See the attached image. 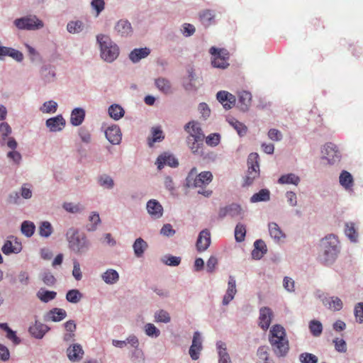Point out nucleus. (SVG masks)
<instances>
[{"label":"nucleus","mask_w":363,"mask_h":363,"mask_svg":"<svg viewBox=\"0 0 363 363\" xmlns=\"http://www.w3.org/2000/svg\"><path fill=\"white\" fill-rule=\"evenodd\" d=\"M269 342L274 354L278 357H286L289 351V342L284 328L276 324L269 330Z\"/></svg>","instance_id":"nucleus-1"},{"label":"nucleus","mask_w":363,"mask_h":363,"mask_svg":"<svg viewBox=\"0 0 363 363\" xmlns=\"http://www.w3.org/2000/svg\"><path fill=\"white\" fill-rule=\"evenodd\" d=\"M152 139H149L148 142L150 146H152L155 143L160 142L164 138L162 130L159 127L152 128Z\"/></svg>","instance_id":"nucleus-44"},{"label":"nucleus","mask_w":363,"mask_h":363,"mask_svg":"<svg viewBox=\"0 0 363 363\" xmlns=\"http://www.w3.org/2000/svg\"><path fill=\"white\" fill-rule=\"evenodd\" d=\"M56 295L57 293L55 291L43 289L40 290L37 294V296L40 298V300L45 303L54 299L56 297Z\"/></svg>","instance_id":"nucleus-43"},{"label":"nucleus","mask_w":363,"mask_h":363,"mask_svg":"<svg viewBox=\"0 0 363 363\" xmlns=\"http://www.w3.org/2000/svg\"><path fill=\"white\" fill-rule=\"evenodd\" d=\"M82 298V294L77 289H72L68 291L66 294L67 301L73 303H78Z\"/></svg>","instance_id":"nucleus-45"},{"label":"nucleus","mask_w":363,"mask_h":363,"mask_svg":"<svg viewBox=\"0 0 363 363\" xmlns=\"http://www.w3.org/2000/svg\"><path fill=\"white\" fill-rule=\"evenodd\" d=\"M145 331L146 335L150 337H158L160 334L159 329L152 323H147L145 325Z\"/></svg>","instance_id":"nucleus-54"},{"label":"nucleus","mask_w":363,"mask_h":363,"mask_svg":"<svg viewBox=\"0 0 363 363\" xmlns=\"http://www.w3.org/2000/svg\"><path fill=\"white\" fill-rule=\"evenodd\" d=\"M67 357L72 362L79 361L84 354V351L79 344H74L67 348Z\"/></svg>","instance_id":"nucleus-21"},{"label":"nucleus","mask_w":363,"mask_h":363,"mask_svg":"<svg viewBox=\"0 0 363 363\" xmlns=\"http://www.w3.org/2000/svg\"><path fill=\"white\" fill-rule=\"evenodd\" d=\"M209 52L213 56L211 64L214 67L225 69L229 65V52L226 49L211 47Z\"/></svg>","instance_id":"nucleus-6"},{"label":"nucleus","mask_w":363,"mask_h":363,"mask_svg":"<svg viewBox=\"0 0 363 363\" xmlns=\"http://www.w3.org/2000/svg\"><path fill=\"white\" fill-rule=\"evenodd\" d=\"M323 303L329 309L333 311H338L342 308L343 303L340 298L335 296L325 298L323 300Z\"/></svg>","instance_id":"nucleus-25"},{"label":"nucleus","mask_w":363,"mask_h":363,"mask_svg":"<svg viewBox=\"0 0 363 363\" xmlns=\"http://www.w3.org/2000/svg\"><path fill=\"white\" fill-rule=\"evenodd\" d=\"M150 50L147 48L134 49L129 55V58L133 62H138L141 59L147 57Z\"/></svg>","instance_id":"nucleus-23"},{"label":"nucleus","mask_w":363,"mask_h":363,"mask_svg":"<svg viewBox=\"0 0 363 363\" xmlns=\"http://www.w3.org/2000/svg\"><path fill=\"white\" fill-rule=\"evenodd\" d=\"M257 354L259 359L263 360L264 363H269V352L267 346H261L258 348Z\"/></svg>","instance_id":"nucleus-58"},{"label":"nucleus","mask_w":363,"mask_h":363,"mask_svg":"<svg viewBox=\"0 0 363 363\" xmlns=\"http://www.w3.org/2000/svg\"><path fill=\"white\" fill-rule=\"evenodd\" d=\"M46 125L52 132L62 130L65 125V120L61 115L50 118L46 121Z\"/></svg>","instance_id":"nucleus-16"},{"label":"nucleus","mask_w":363,"mask_h":363,"mask_svg":"<svg viewBox=\"0 0 363 363\" xmlns=\"http://www.w3.org/2000/svg\"><path fill=\"white\" fill-rule=\"evenodd\" d=\"M247 174L245 177V184L250 185L253 180L259 174V155L256 152H252L247 158Z\"/></svg>","instance_id":"nucleus-7"},{"label":"nucleus","mask_w":363,"mask_h":363,"mask_svg":"<svg viewBox=\"0 0 363 363\" xmlns=\"http://www.w3.org/2000/svg\"><path fill=\"white\" fill-rule=\"evenodd\" d=\"M230 123L236 130L240 136H243L247 133V128L242 123L237 120H232L230 121Z\"/></svg>","instance_id":"nucleus-50"},{"label":"nucleus","mask_w":363,"mask_h":363,"mask_svg":"<svg viewBox=\"0 0 363 363\" xmlns=\"http://www.w3.org/2000/svg\"><path fill=\"white\" fill-rule=\"evenodd\" d=\"M213 179V174L209 171H204L197 174V169L193 167L186 178V185L188 187L202 188L210 184Z\"/></svg>","instance_id":"nucleus-4"},{"label":"nucleus","mask_w":363,"mask_h":363,"mask_svg":"<svg viewBox=\"0 0 363 363\" xmlns=\"http://www.w3.org/2000/svg\"><path fill=\"white\" fill-rule=\"evenodd\" d=\"M14 25L20 30H38L43 27L44 24L42 21L38 19L35 16H29L14 21Z\"/></svg>","instance_id":"nucleus-8"},{"label":"nucleus","mask_w":363,"mask_h":363,"mask_svg":"<svg viewBox=\"0 0 363 363\" xmlns=\"http://www.w3.org/2000/svg\"><path fill=\"white\" fill-rule=\"evenodd\" d=\"M49 330L50 328L48 325L38 321L29 328V332L31 335L38 339L43 338Z\"/></svg>","instance_id":"nucleus-19"},{"label":"nucleus","mask_w":363,"mask_h":363,"mask_svg":"<svg viewBox=\"0 0 363 363\" xmlns=\"http://www.w3.org/2000/svg\"><path fill=\"white\" fill-rule=\"evenodd\" d=\"M5 56H10L18 62H21L23 59V55L20 51L11 48H6Z\"/></svg>","instance_id":"nucleus-53"},{"label":"nucleus","mask_w":363,"mask_h":363,"mask_svg":"<svg viewBox=\"0 0 363 363\" xmlns=\"http://www.w3.org/2000/svg\"><path fill=\"white\" fill-rule=\"evenodd\" d=\"M215 14L213 11L206 9L203 10L199 13V19L201 23L208 27L214 23Z\"/></svg>","instance_id":"nucleus-28"},{"label":"nucleus","mask_w":363,"mask_h":363,"mask_svg":"<svg viewBox=\"0 0 363 363\" xmlns=\"http://www.w3.org/2000/svg\"><path fill=\"white\" fill-rule=\"evenodd\" d=\"M274 316L273 311L269 307H262L259 309V326L266 331L272 323Z\"/></svg>","instance_id":"nucleus-10"},{"label":"nucleus","mask_w":363,"mask_h":363,"mask_svg":"<svg viewBox=\"0 0 363 363\" xmlns=\"http://www.w3.org/2000/svg\"><path fill=\"white\" fill-rule=\"evenodd\" d=\"M41 77L45 82H50L52 81L55 77V73L51 68L45 66L40 70Z\"/></svg>","instance_id":"nucleus-42"},{"label":"nucleus","mask_w":363,"mask_h":363,"mask_svg":"<svg viewBox=\"0 0 363 363\" xmlns=\"http://www.w3.org/2000/svg\"><path fill=\"white\" fill-rule=\"evenodd\" d=\"M216 97L225 109L231 108L235 104V96L226 91H218Z\"/></svg>","instance_id":"nucleus-13"},{"label":"nucleus","mask_w":363,"mask_h":363,"mask_svg":"<svg viewBox=\"0 0 363 363\" xmlns=\"http://www.w3.org/2000/svg\"><path fill=\"white\" fill-rule=\"evenodd\" d=\"M335 350L340 352H345L347 350V345L344 340L336 338L333 340Z\"/></svg>","instance_id":"nucleus-63"},{"label":"nucleus","mask_w":363,"mask_h":363,"mask_svg":"<svg viewBox=\"0 0 363 363\" xmlns=\"http://www.w3.org/2000/svg\"><path fill=\"white\" fill-rule=\"evenodd\" d=\"M163 262L169 266H178L181 262V258L179 257H175L172 255H169L165 257L163 259Z\"/></svg>","instance_id":"nucleus-60"},{"label":"nucleus","mask_w":363,"mask_h":363,"mask_svg":"<svg viewBox=\"0 0 363 363\" xmlns=\"http://www.w3.org/2000/svg\"><path fill=\"white\" fill-rule=\"evenodd\" d=\"M300 178L294 174L290 173L281 176L278 180L280 184H294L298 185Z\"/></svg>","instance_id":"nucleus-33"},{"label":"nucleus","mask_w":363,"mask_h":363,"mask_svg":"<svg viewBox=\"0 0 363 363\" xmlns=\"http://www.w3.org/2000/svg\"><path fill=\"white\" fill-rule=\"evenodd\" d=\"M186 143L191 152L198 156H203V140L196 141V139L186 138Z\"/></svg>","instance_id":"nucleus-20"},{"label":"nucleus","mask_w":363,"mask_h":363,"mask_svg":"<svg viewBox=\"0 0 363 363\" xmlns=\"http://www.w3.org/2000/svg\"><path fill=\"white\" fill-rule=\"evenodd\" d=\"M228 216H230V217L234 218V217L240 216L242 213L241 207L238 204L233 203V204L228 206Z\"/></svg>","instance_id":"nucleus-57"},{"label":"nucleus","mask_w":363,"mask_h":363,"mask_svg":"<svg viewBox=\"0 0 363 363\" xmlns=\"http://www.w3.org/2000/svg\"><path fill=\"white\" fill-rule=\"evenodd\" d=\"M299 360L301 363H317L318 357L311 353L304 352L299 355Z\"/></svg>","instance_id":"nucleus-52"},{"label":"nucleus","mask_w":363,"mask_h":363,"mask_svg":"<svg viewBox=\"0 0 363 363\" xmlns=\"http://www.w3.org/2000/svg\"><path fill=\"white\" fill-rule=\"evenodd\" d=\"M39 235L43 238H48L53 232V228L48 221H43L39 225Z\"/></svg>","instance_id":"nucleus-37"},{"label":"nucleus","mask_w":363,"mask_h":363,"mask_svg":"<svg viewBox=\"0 0 363 363\" xmlns=\"http://www.w3.org/2000/svg\"><path fill=\"white\" fill-rule=\"evenodd\" d=\"M246 234L245 226L241 223H238L235 229V238L237 242H242L245 240Z\"/></svg>","instance_id":"nucleus-49"},{"label":"nucleus","mask_w":363,"mask_h":363,"mask_svg":"<svg viewBox=\"0 0 363 363\" xmlns=\"http://www.w3.org/2000/svg\"><path fill=\"white\" fill-rule=\"evenodd\" d=\"M309 328L311 333L315 337H318L322 333L323 326L321 323L318 320H311L309 324Z\"/></svg>","instance_id":"nucleus-46"},{"label":"nucleus","mask_w":363,"mask_h":363,"mask_svg":"<svg viewBox=\"0 0 363 363\" xmlns=\"http://www.w3.org/2000/svg\"><path fill=\"white\" fill-rule=\"evenodd\" d=\"M252 94L247 91H242L238 94V101L240 104L241 109L247 111L251 104Z\"/></svg>","instance_id":"nucleus-30"},{"label":"nucleus","mask_w":363,"mask_h":363,"mask_svg":"<svg viewBox=\"0 0 363 363\" xmlns=\"http://www.w3.org/2000/svg\"><path fill=\"white\" fill-rule=\"evenodd\" d=\"M354 315L359 323H363V303H358L354 307Z\"/></svg>","instance_id":"nucleus-59"},{"label":"nucleus","mask_w":363,"mask_h":363,"mask_svg":"<svg viewBox=\"0 0 363 363\" xmlns=\"http://www.w3.org/2000/svg\"><path fill=\"white\" fill-rule=\"evenodd\" d=\"M339 179L340 184L347 190L351 189L354 185L353 177L347 171H342Z\"/></svg>","instance_id":"nucleus-31"},{"label":"nucleus","mask_w":363,"mask_h":363,"mask_svg":"<svg viewBox=\"0 0 363 363\" xmlns=\"http://www.w3.org/2000/svg\"><path fill=\"white\" fill-rule=\"evenodd\" d=\"M157 164L158 169H160L164 167V165L176 167L178 166L179 162L173 155L164 153L158 157L157 160Z\"/></svg>","instance_id":"nucleus-18"},{"label":"nucleus","mask_w":363,"mask_h":363,"mask_svg":"<svg viewBox=\"0 0 363 363\" xmlns=\"http://www.w3.org/2000/svg\"><path fill=\"white\" fill-rule=\"evenodd\" d=\"M339 240L335 235H328L320 241V262L325 265L335 262L339 252Z\"/></svg>","instance_id":"nucleus-2"},{"label":"nucleus","mask_w":363,"mask_h":363,"mask_svg":"<svg viewBox=\"0 0 363 363\" xmlns=\"http://www.w3.org/2000/svg\"><path fill=\"white\" fill-rule=\"evenodd\" d=\"M237 293L235 279L233 277L230 276L228 289L226 294L223 298V304L228 305L233 298Z\"/></svg>","instance_id":"nucleus-17"},{"label":"nucleus","mask_w":363,"mask_h":363,"mask_svg":"<svg viewBox=\"0 0 363 363\" xmlns=\"http://www.w3.org/2000/svg\"><path fill=\"white\" fill-rule=\"evenodd\" d=\"M124 113L123 108L118 104H113L108 108V114L114 120H119L124 116Z\"/></svg>","instance_id":"nucleus-36"},{"label":"nucleus","mask_w":363,"mask_h":363,"mask_svg":"<svg viewBox=\"0 0 363 363\" xmlns=\"http://www.w3.org/2000/svg\"><path fill=\"white\" fill-rule=\"evenodd\" d=\"M73 264L72 275L77 281H79L82 277L79 263L77 260H74Z\"/></svg>","instance_id":"nucleus-64"},{"label":"nucleus","mask_w":363,"mask_h":363,"mask_svg":"<svg viewBox=\"0 0 363 363\" xmlns=\"http://www.w3.org/2000/svg\"><path fill=\"white\" fill-rule=\"evenodd\" d=\"M148 213L154 218H159L163 214L162 205L155 199H151L147 203Z\"/></svg>","instance_id":"nucleus-15"},{"label":"nucleus","mask_w":363,"mask_h":363,"mask_svg":"<svg viewBox=\"0 0 363 363\" xmlns=\"http://www.w3.org/2000/svg\"><path fill=\"white\" fill-rule=\"evenodd\" d=\"M345 233L352 242L357 241L358 233L354 223H347L345 224Z\"/></svg>","instance_id":"nucleus-40"},{"label":"nucleus","mask_w":363,"mask_h":363,"mask_svg":"<svg viewBox=\"0 0 363 363\" xmlns=\"http://www.w3.org/2000/svg\"><path fill=\"white\" fill-rule=\"evenodd\" d=\"M85 118V111L83 108H76L73 109L71 113L70 122L74 125L77 126L81 125Z\"/></svg>","instance_id":"nucleus-24"},{"label":"nucleus","mask_w":363,"mask_h":363,"mask_svg":"<svg viewBox=\"0 0 363 363\" xmlns=\"http://www.w3.org/2000/svg\"><path fill=\"white\" fill-rule=\"evenodd\" d=\"M67 238L69 247L75 253L82 254L88 250L89 242L84 235L71 229L67 233Z\"/></svg>","instance_id":"nucleus-5"},{"label":"nucleus","mask_w":363,"mask_h":363,"mask_svg":"<svg viewBox=\"0 0 363 363\" xmlns=\"http://www.w3.org/2000/svg\"><path fill=\"white\" fill-rule=\"evenodd\" d=\"M133 247L135 256L140 257L147 249V244L145 240L140 238L135 240Z\"/></svg>","instance_id":"nucleus-34"},{"label":"nucleus","mask_w":363,"mask_h":363,"mask_svg":"<svg viewBox=\"0 0 363 363\" xmlns=\"http://www.w3.org/2000/svg\"><path fill=\"white\" fill-rule=\"evenodd\" d=\"M270 199L269 191L267 189H261L258 193L255 194L251 198L250 201L252 203H256L259 201H267Z\"/></svg>","instance_id":"nucleus-38"},{"label":"nucleus","mask_w":363,"mask_h":363,"mask_svg":"<svg viewBox=\"0 0 363 363\" xmlns=\"http://www.w3.org/2000/svg\"><path fill=\"white\" fill-rule=\"evenodd\" d=\"M48 315L51 320L58 322L63 320L67 316V313L65 310L62 308H55L50 311Z\"/></svg>","instance_id":"nucleus-35"},{"label":"nucleus","mask_w":363,"mask_h":363,"mask_svg":"<svg viewBox=\"0 0 363 363\" xmlns=\"http://www.w3.org/2000/svg\"><path fill=\"white\" fill-rule=\"evenodd\" d=\"M185 130L189 133L187 138L196 139V141L203 140L205 135L199 124L194 121H190L184 126Z\"/></svg>","instance_id":"nucleus-9"},{"label":"nucleus","mask_w":363,"mask_h":363,"mask_svg":"<svg viewBox=\"0 0 363 363\" xmlns=\"http://www.w3.org/2000/svg\"><path fill=\"white\" fill-rule=\"evenodd\" d=\"M99 184L101 186L107 189H111L113 186V180L108 175H102L99 179Z\"/></svg>","instance_id":"nucleus-56"},{"label":"nucleus","mask_w":363,"mask_h":363,"mask_svg":"<svg viewBox=\"0 0 363 363\" xmlns=\"http://www.w3.org/2000/svg\"><path fill=\"white\" fill-rule=\"evenodd\" d=\"M155 319L156 322L169 323L171 320L170 315L168 312L164 310H160L155 313Z\"/></svg>","instance_id":"nucleus-47"},{"label":"nucleus","mask_w":363,"mask_h":363,"mask_svg":"<svg viewBox=\"0 0 363 363\" xmlns=\"http://www.w3.org/2000/svg\"><path fill=\"white\" fill-rule=\"evenodd\" d=\"M101 278L105 283L113 284L118 281L119 274L115 269H109L101 275Z\"/></svg>","instance_id":"nucleus-32"},{"label":"nucleus","mask_w":363,"mask_h":363,"mask_svg":"<svg viewBox=\"0 0 363 363\" xmlns=\"http://www.w3.org/2000/svg\"><path fill=\"white\" fill-rule=\"evenodd\" d=\"M267 252L265 242L262 240H257L254 243V250L252 256L254 259H260Z\"/></svg>","instance_id":"nucleus-22"},{"label":"nucleus","mask_w":363,"mask_h":363,"mask_svg":"<svg viewBox=\"0 0 363 363\" xmlns=\"http://www.w3.org/2000/svg\"><path fill=\"white\" fill-rule=\"evenodd\" d=\"M115 29L121 36H127L132 33L131 25L126 20H120L116 23Z\"/></svg>","instance_id":"nucleus-26"},{"label":"nucleus","mask_w":363,"mask_h":363,"mask_svg":"<svg viewBox=\"0 0 363 363\" xmlns=\"http://www.w3.org/2000/svg\"><path fill=\"white\" fill-rule=\"evenodd\" d=\"M322 153L329 163L335 162L340 157L337 146L332 143H328L324 145Z\"/></svg>","instance_id":"nucleus-11"},{"label":"nucleus","mask_w":363,"mask_h":363,"mask_svg":"<svg viewBox=\"0 0 363 363\" xmlns=\"http://www.w3.org/2000/svg\"><path fill=\"white\" fill-rule=\"evenodd\" d=\"M1 250L4 254L9 255L11 253H18L21 252V247L18 245L13 246V240H7L3 245Z\"/></svg>","instance_id":"nucleus-41"},{"label":"nucleus","mask_w":363,"mask_h":363,"mask_svg":"<svg viewBox=\"0 0 363 363\" xmlns=\"http://www.w3.org/2000/svg\"><path fill=\"white\" fill-rule=\"evenodd\" d=\"M206 140V143L211 147L217 146L220 142V135L219 133H211L208 135L206 138H204Z\"/></svg>","instance_id":"nucleus-51"},{"label":"nucleus","mask_w":363,"mask_h":363,"mask_svg":"<svg viewBox=\"0 0 363 363\" xmlns=\"http://www.w3.org/2000/svg\"><path fill=\"white\" fill-rule=\"evenodd\" d=\"M57 104L54 101H48L43 104L40 110L43 113H55L57 110Z\"/></svg>","instance_id":"nucleus-55"},{"label":"nucleus","mask_w":363,"mask_h":363,"mask_svg":"<svg viewBox=\"0 0 363 363\" xmlns=\"http://www.w3.org/2000/svg\"><path fill=\"white\" fill-rule=\"evenodd\" d=\"M105 135L107 140L113 145L119 144L122 139L121 130L117 125L108 127L105 131Z\"/></svg>","instance_id":"nucleus-14"},{"label":"nucleus","mask_w":363,"mask_h":363,"mask_svg":"<svg viewBox=\"0 0 363 363\" xmlns=\"http://www.w3.org/2000/svg\"><path fill=\"white\" fill-rule=\"evenodd\" d=\"M35 230V225L31 221L25 220L21 224V233L28 238L31 237L34 234Z\"/></svg>","instance_id":"nucleus-39"},{"label":"nucleus","mask_w":363,"mask_h":363,"mask_svg":"<svg viewBox=\"0 0 363 363\" xmlns=\"http://www.w3.org/2000/svg\"><path fill=\"white\" fill-rule=\"evenodd\" d=\"M211 244V234L208 230L204 229L200 232L197 241L196 249L199 252H203L208 249Z\"/></svg>","instance_id":"nucleus-12"},{"label":"nucleus","mask_w":363,"mask_h":363,"mask_svg":"<svg viewBox=\"0 0 363 363\" xmlns=\"http://www.w3.org/2000/svg\"><path fill=\"white\" fill-rule=\"evenodd\" d=\"M157 88L163 94H169L172 93V85L170 82L163 77H159L155 81Z\"/></svg>","instance_id":"nucleus-27"},{"label":"nucleus","mask_w":363,"mask_h":363,"mask_svg":"<svg viewBox=\"0 0 363 363\" xmlns=\"http://www.w3.org/2000/svg\"><path fill=\"white\" fill-rule=\"evenodd\" d=\"M84 25L80 21H71L68 23L67 29L70 33H76L83 30Z\"/></svg>","instance_id":"nucleus-48"},{"label":"nucleus","mask_w":363,"mask_h":363,"mask_svg":"<svg viewBox=\"0 0 363 363\" xmlns=\"http://www.w3.org/2000/svg\"><path fill=\"white\" fill-rule=\"evenodd\" d=\"M91 5L96 10L97 16L104 9L105 3L104 0H92Z\"/></svg>","instance_id":"nucleus-61"},{"label":"nucleus","mask_w":363,"mask_h":363,"mask_svg":"<svg viewBox=\"0 0 363 363\" xmlns=\"http://www.w3.org/2000/svg\"><path fill=\"white\" fill-rule=\"evenodd\" d=\"M43 281L48 286H52L55 284L56 279L50 272H45L42 276Z\"/></svg>","instance_id":"nucleus-62"},{"label":"nucleus","mask_w":363,"mask_h":363,"mask_svg":"<svg viewBox=\"0 0 363 363\" xmlns=\"http://www.w3.org/2000/svg\"><path fill=\"white\" fill-rule=\"evenodd\" d=\"M268 227L270 236L276 242H279L282 238H285V234L276 223H269Z\"/></svg>","instance_id":"nucleus-29"},{"label":"nucleus","mask_w":363,"mask_h":363,"mask_svg":"<svg viewBox=\"0 0 363 363\" xmlns=\"http://www.w3.org/2000/svg\"><path fill=\"white\" fill-rule=\"evenodd\" d=\"M96 40L100 46L101 58L108 62H112L119 55V48L108 35H98Z\"/></svg>","instance_id":"nucleus-3"}]
</instances>
